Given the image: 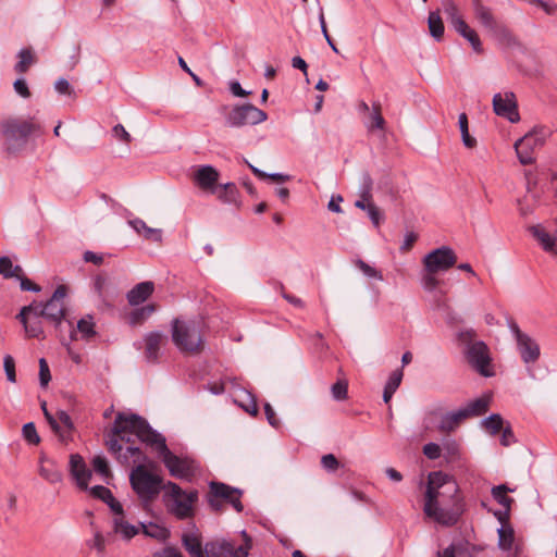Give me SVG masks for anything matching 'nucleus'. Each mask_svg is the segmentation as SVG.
<instances>
[{"instance_id":"1","label":"nucleus","mask_w":557,"mask_h":557,"mask_svg":"<svg viewBox=\"0 0 557 557\" xmlns=\"http://www.w3.org/2000/svg\"><path fill=\"white\" fill-rule=\"evenodd\" d=\"M133 417H139L136 413L117 412L110 434L106 440V445L110 454H112L116 461L122 466H127L131 462L145 463L147 456L143 450L134 445L132 435H135L141 443L146 444L140 430L134 426Z\"/></svg>"},{"instance_id":"2","label":"nucleus","mask_w":557,"mask_h":557,"mask_svg":"<svg viewBox=\"0 0 557 557\" xmlns=\"http://www.w3.org/2000/svg\"><path fill=\"white\" fill-rule=\"evenodd\" d=\"M134 426L140 430L146 445L150 446L161 458L170 474L176 479L191 482L200 468L196 460L173 454L166 445L165 437L153 430L143 417H133Z\"/></svg>"},{"instance_id":"3","label":"nucleus","mask_w":557,"mask_h":557,"mask_svg":"<svg viewBox=\"0 0 557 557\" xmlns=\"http://www.w3.org/2000/svg\"><path fill=\"white\" fill-rule=\"evenodd\" d=\"M245 543L236 546L226 540L210 541L202 545V535L195 523H190L182 533L181 541L190 557H248L251 549V539L242 532Z\"/></svg>"},{"instance_id":"4","label":"nucleus","mask_w":557,"mask_h":557,"mask_svg":"<svg viewBox=\"0 0 557 557\" xmlns=\"http://www.w3.org/2000/svg\"><path fill=\"white\" fill-rule=\"evenodd\" d=\"M475 338L476 332L473 329L461 330L457 333V341L465 347L463 354L471 368L482 376H493L490 349L483 341H476Z\"/></svg>"},{"instance_id":"5","label":"nucleus","mask_w":557,"mask_h":557,"mask_svg":"<svg viewBox=\"0 0 557 557\" xmlns=\"http://www.w3.org/2000/svg\"><path fill=\"white\" fill-rule=\"evenodd\" d=\"M39 125L30 120L20 117H9L0 123V132L3 137V147L9 153L22 151L29 136L39 131Z\"/></svg>"},{"instance_id":"6","label":"nucleus","mask_w":557,"mask_h":557,"mask_svg":"<svg viewBox=\"0 0 557 557\" xmlns=\"http://www.w3.org/2000/svg\"><path fill=\"white\" fill-rule=\"evenodd\" d=\"M423 511L426 517L445 527L455 525L465 511V502L460 494L424 502Z\"/></svg>"},{"instance_id":"7","label":"nucleus","mask_w":557,"mask_h":557,"mask_svg":"<svg viewBox=\"0 0 557 557\" xmlns=\"http://www.w3.org/2000/svg\"><path fill=\"white\" fill-rule=\"evenodd\" d=\"M129 483L144 507H148L164 490L160 475L150 472L145 463L135 466L129 473Z\"/></svg>"},{"instance_id":"8","label":"nucleus","mask_w":557,"mask_h":557,"mask_svg":"<svg viewBox=\"0 0 557 557\" xmlns=\"http://www.w3.org/2000/svg\"><path fill=\"white\" fill-rule=\"evenodd\" d=\"M164 497L169 498L168 510L178 520L190 519L195 516V504L198 500V491H184L178 484L168 481L164 484Z\"/></svg>"},{"instance_id":"9","label":"nucleus","mask_w":557,"mask_h":557,"mask_svg":"<svg viewBox=\"0 0 557 557\" xmlns=\"http://www.w3.org/2000/svg\"><path fill=\"white\" fill-rule=\"evenodd\" d=\"M172 339L180 350L197 352L202 344L200 322L175 319L172 323Z\"/></svg>"},{"instance_id":"10","label":"nucleus","mask_w":557,"mask_h":557,"mask_svg":"<svg viewBox=\"0 0 557 557\" xmlns=\"http://www.w3.org/2000/svg\"><path fill=\"white\" fill-rule=\"evenodd\" d=\"M67 294L65 285H59L53 292L52 296L45 302L33 301L30 306H35V318H44L49 323L59 329L65 319V304L64 299Z\"/></svg>"},{"instance_id":"11","label":"nucleus","mask_w":557,"mask_h":557,"mask_svg":"<svg viewBox=\"0 0 557 557\" xmlns=\"http://www.w3.org/2000/svg\"><path fill=\"white\" fill-rule=\"evenodd\" d=\"M552 132L546 127H536L515 143L518 160L523 165L535 161V150L543 147Z\"/></svg>"},{"instance_id":"12","label":"nucleus","mask_w":557,"mask_h":557,"mask_svg":"<svg viewBox=\"0 0 557 557\" xmlns=\"http://www.w3.org/2000/svg\"><path fill=\"white\" fill-rule=\"evenodd\" d=\"M267 119V112L251 103H244L236 104L232 108L225 117V124L228 127L239 128L260 124Z\"/></svg>"},{"instance_id":"13","label":"nucleus","mask_w":557,"mask_h":557,"mask_svg":"<svg viewBox=\"0 0 557 557\" xmlns=\"http://www.w3.org/2000/svg\"><path fill=\"white\" fill-rule=\"evenodd\" d=\"M459 494V486L453 476L442 472H431L428 476V486L424 502H433L441 497Z\"/></svg>"},{"instance_id":"14","label":"nucleus","mask_w":557,"mask_h":557,"mask_svg":"<svg viewBox=\"0 0 557 557\" xmlns=\"http://www.w3.org/2000/svg\"><path fill=\"white\" fill-rule=\"evenodd\" d=\"M457 256L454 250L447 246H442L430 251L423 258L424 269L429 273L444 272L455 265Z\"/></svg>"},{"instance_id":"15","label":"nucleus","mask_w":557,"mask_h":557,"mask_svg":"<svg viewBox=\"0 0 557 557\" xmlns=\"http://www.w3.org/2000/svg\"><path fill=\"white\" fill-rule=\"evenodd\" d=\"M473 11L475 18L492 36L497 38L509 36L507 28L496 21L492 11L483 5L480 0H473Z\"/></svg>"},{"instance_id":"16","label":"nucleus","mask_w":557,"mask_h":557,"mask_svg":"<svg viewBox=\"0 0 557 557\" xmlns=\"http://www.w3.org/2000/svg\"><path fill=\"white\" fill-rule=\"evenodd\" d=\"M493 109L498 116L505 117L511 123L520 121L516 96L511 91L495 94L493 97Z\"/></svg>"},{"instance_id":"17","label":"nucleus","mask_w":557,"mask_h":557,"mask_svg":"<svg viewBox=\"0 0 557 557\" xmlns=\"http://www.w3.org/2000/svg\"><path fill=\"white\" fill-rule=\"evenodd\" d=\"M211 496L219 497L221 500L230 504L237 512H242L244 506L240 502L243 495L242 490L230 486L222 482L212 481L209 483Z\"/></svg>"},{"instance_id":"18","label":"nucleus","mask_w":557,"mask_h":557,"mask_svg":"<svg viewBox=\"0 0 557 557\" xmlns=\"http://www.w3.org/2000/svg\"><path fill=\"white\" fill-rule=\"evenodd\" d=\"M143 343L145 360L156 364L159 361L162 346L168 343V336L160 331H152L145 334Z\"/></svg>"},{"instance_id":"19","label":"nucleus","mask_w":557,"mask_h":557,"mask_svg":"<svg viewBox=\"0 0 557 557\" xmlns=\"http://www.w3.org/2000/svg\"><path fill=\"white\" fill-rule=\"evenodd\" d=\"M35 306H24L17 314V320L23 324L28 337L45 338V332L40 318H35Z\"/></svg>"},{"instance_id":"20","label":"nucleus","mask_w":557,"mask_h":557,"mask_svg":"<svg viewBox=\"0 0 557 557\" xmlns=\"http://www.w3.org/2000/svg\"><path fill=\"white\" fill-rule=\"evenodd\" d=\"M529 232L544 251L552 253L553 256L557 255V236L555 233L549 232L543 224L530 226Z\"/></svg>"},{"instance_id":"21","label":"nucleus","mask_w":557,"mask_h":557,"mask_svg":"<svg viewBox=\"0 0 557 557\" xmlns=\"http://www.w3.org/2000/svg\"><path fill=\"white\" fill-rule=\"evenodd\" d=\"M219 172L212 165H201L195 172V183L205 190L215 193L216 183L219 180Z\"/></svg>"},{"instance_id":"22","label":"nucleus","mask_w":557,"mask_h":557,"mask_svg":"<svg viewBox=\"0 0 557 557\" xmlns=\"http://www.w3.org/2000/svg\"><path fill=\"white\" fill-rule=\"evenodd\" d=\"M70 471L77 482V485L82 488L87 487V483L91 476L90 470L86 467V463L82 456L73 454L70 457Z\"/></svg>"},{"instance_id":"23","label":"nucleus","mask_w":557,"mask_h":557,"mask_svg":"<svg viewBox=\"0 0 557 557\" xmlns=\"http://www.w3.org/2000/svg\"><path fill=\"white\" fill-rule=\"evenodd\" d=\"M154 292V284L151 281H145L136 284L127 294L126 299L131 306H139L145 302Z\"/></svg>"},{"instance_id":"24","label":"nucleus","mask_w":557,"mask_h":557,"mask_svg":"<svg viewBox=\"0 0 557 557\" xmlns=\"http://www.w3.org/2000/svg\"><path fill=\"white\" fill-rule=\"evenodd\" d=\"M516 343L520 357L525 364L533 363L539 359L540 347L528 334Z\"/></svg>"},{"instance_id":"25","label":"nucleus","mask_w":557,"mask_h":557,"mask_svg":"<svg viewBox=\"0 0 557 557\" xmlns=\"http://www.w3.org/2000/svg\"><path fill=\"white\" fill-rule=\"evenodd\" d=\"M491 400L492 396L490 394H484L481 397L469 401L460 409L465 413L466 419L480 417L488 410Z\"/></svg>"},{"instance_id":"26","label":"nucleus","mask_w":557,"mask_h":557,"mask_svg":"<svg viewBox=\"0 0 557 557\" xmlns=\"http://www.w3.org/2000/svg\"><path fill=\"white\" fill-rule=\"evenodd\" d=\"M70 326V339L75 341L77 339V332L81 334L82 338L89 341L94 336H96V330H95V322L94 318L91 315H86L82 318L77 322V331L74 330L73 324L69 322Z\"/></svg>"},{"instance_id":"27","label":"nucleus","mask_w":557,"mask_h":557,"mask_svg":"<svg viewBox=\"0 0 557 557\" xmlns=\"http://www.w3.org/2000/svg\"><path fill=\"white\" fill-rule=\"evenodd\" d=\"M91 494L95 497L103 500L115 515H123V507L121 503L115 499L109 488L102 485H96L91 488Z\"/></svg>"},{"instance_id":"28","label":"nucleus","mask_w":557,"mask_h":557,"mask_svg":"<svg viewBox=\"0 0 557 557\" xmlns=\"http://www.w3.org/2000/svg\"><path fill=\"white\" fill-rule=\"evenodd\" d=\"M463 420H466L465 413L459 408L458 410L443 414L441 417L437 429L441 432L449 433L454 431Z\"/></svg>"},{"instance_id":"29","label":"nucleus","mask_w":557,"mask_h":557,"mask_svg":"<svg viewBox=\"0 0 557 557\" xmlns=\"http://www.w3.org/2000/svg\"><path fill=\"white\" fill-rule=\"evenodd\" d=\"M460 36L469 41L472 49L476 53H481L483 51L481 40L474 29H472L466 21H457V26L454 28Z\"/></svg>"},{"instance_id":"30","label":"nucleus","mask_w":557,"mask_h":557,"mask_svg":"<svg viewBox=\"0 0 557 557\" xmlns=\"http://www.w3.org/2000/svg\"><path fill=\"white\" fill-rule=\"evenodd\" d=\"M218 198L228 205H238L239 203V191L237 186L234 183H226L220 185V189L215 188V193Z\"/></svg>"},{"instance_id":"31","label":"nucleus","mask_w":557,"mask_h":557,"mask_svg":"<svg viewBox=\"0 0 557 557\" xmlns=\"http://www.w3.org/2000/svg\"><path fill=\"white\" fill-rule=\"evenodd\" d=\"M157 310L154 304H148L140 308L134 309L128 315V322L131 325H140L148 320Z\"/></svg>"},{"instance_id":"32","label":"nucleus","mask_w":557,"mask_h":557,"mask_svg":"<svg viewBox=\"0 0 557 557\" xmlns=\"http://www.w3.org/2000/svg\"><path fill=\"white\" fill-rule=\"evenodd\" d=\"M129 223L134 227V230L137 233L143 234V236L146 239H150V240H153V242H161V239H162V232H161V230L149 227L145 223V221H143L140 219H135V220L131 221Z\"/></svg>"},{"instance_id":"33","label":"nucleus","mask_w":557,"mask_h":557,"mask_svg":"<svg viewBox=\"0 0 557 557\" xmlns=\"http://www.w3.org/2000/svg\"><path fill=\"white\" fill-rule=\"evenodd\" d=\"M498 546L503 550H510L515 544V532L511 524H503L498 530Z\"/></svg>"},{"instance_id":"34","label":"nucleus","mask_w":557,"mask_h":557,"mask_svg":"<svg viewBox=\"0 0 557 557\" xmlns=\"http://www.w3.org/2000/svg\"><path fill=\"white\" fill-rule=\"evenodd\" d=\"M428 25L430 35L437 41L443 38L444 35V24L440 16L438 11L430 12L428 17Z\"/></svg>"},{"instance_id":"35","label":"nucleus","mask_w":557,"mask_h":557,"mask_svg":"<svg viewBox=\"0 0 557 557\" xmlns=\"http://www.w3.org/2000/svg\"><path fill=\"white\" fill-rule=\"evenodd\" d=\"M17 57L20 61L14 65V70L20 74L26 73L29 66L36 61L35 55L29 48L21 49Z\"/></svg>"},{"instance_id":"36","label":"nucleus","mask_w":557,"mask_h":557,"mask_svg":"<svg viewBox=\"0 0 557 557\" xmlns=\"http://www.w3.org/2000/svg\"><path fill=\"white\" fill-rule=\"evenodd\" d=\"M366 126L369 131L384 129L385 120L382 116L380 103L374 102L372 104V112L369 115V121L366 122Z\"/></svg>"},{"instance_id":"37","label":"nucleus","mask_w":557,"mask_h":557,"mask_svg":"<svg viewBox=\"0 0 557 557\" xmlns=\"http://www.w3.org/2000/svg\"><path fill=\"white\" fill-rule=\"evenodd\" d=\"M23 270L20 265H13L12 260L9 257H0V274L4 278L20 277Z\"/></svg>"},{"instance_id":"38","label":"nucleus","mask_w":557,"mask_h":557,"mask_svg":"<svg viewBox=\"0 0 557 557\" xmlns=\"http://www.w3.org/2000/svg\"><path fill=\"white\" fill-rule=\"evenodd\" d=\"M507 492H512V490L505 484H500L492 488V496L500 506L510 509L513 499L506 495Z\"/></svg>"},{"instance_id":"39","label":"nucleus","mask_w":557,"mask_h":557,"mask_svg":"<svg viewBox=\"0 0 557 557\" xmlns=\"http://www.w3.org/2000/svg\"><path fill=\"white\" fill-rule=\"evenodd\" d=\"M458 124L463 145L467 148H473L476 145V140L469 134L468 116L466 113L459 114Z\"/></svg>"},{"instance_id":"40","label":"nucleus","mask_w":557,"mask_h":557,"mask_svg":"<svg viewBox=\"0 0 557 557\" xmlns=\"http://www.w3.org/2000/svg\"><path fill=\"white\" fill-rule=\"evenodd\" d=\"M41 409L44 411V414H45V418L46 420L48 421L49 425L51 426V429L54 431V433L59 436L60 441L62 442H67L69 441V434L67 433H64L62 431V428L61 425L59 424L58 420L55 419V417H53L47 409V404L46 401H44L41 404Z\"/></svg>"},{"instance_id":"41","label":"nucleus","mask_w":557,"mask_h":557,"mask_svg":"<svg viewBox=\"0 0 557 557\" xmlns=\"http://www.w3.org/2000/svg\"><path fill=\"white\" fill-rule=\"evenodd\" d=\"M114 531L122 534L127 540L132 539L138 533L137 528L125 521L123 518L114 519Z\"/></svg>"},{"instance_id":"42","label":"nucleus","mask_w":557,"mask_h":557,"mask_svg":"<svg viewBox=\"0 0 557 557\" xmlns=\"http://www.w3.org/2000/svg\"><path fill=\"white\" fill-rule=\"evenodd\" d=\"M484 428L490 431L492 435H496L504 429V420L500 414L493 413L482 420Z\"/></svg>"},{"instance_id":"43","label":"nucleus","mask_w":557,"mask_h":557,"mask_svg":"<svg viewBox=\"0 0 557 557\" xmlns=\"http://www.w3.org/2000/svg\"><path fill=\"white\" fill-rule=\"evenodd\" d=\"M442 8L454 28L457 26V21H465L459 15L458 8L453 0H443Z\"/></svg>"},{"instance_id":"44","label":"nucleus","mask_w":557,"mask_h":557,"mask_svg":"<svg viewBox=\"0 0 557 557\" xmlns=\"http://www.w3.org/2000/svg\"><path fill=\"white\" fill-rule=\"evenodd\" d=\"M141 527L144 534L149 537L157 540H165L168 537V530L156 523L150 522L149 524H141Z\"/></svg>"},{"instance_id":"45","label":"nucleus","mask_w":557,"mask_h":557,"mask_svg":"<svg viewBox=\"0 0 557 557\" xmlns=\"http://www.w3.org/2000/svg\"><path fill=\"white\" fill-rule=\"evenodd\" d=\"M373 180L368 172H363L360 178L359 197L372 200Z\"/></svg>"},{"instance_id":"46","label":"nucleus","mask_w":557,"mask_h":557,"mask_svg":"<svg viewBox=\"0 0 557 557\" xmlns=\"http://www.w3.org/2000/svg\"><path fill=\"white\" fill-rule=\"evenodd\" d=\"M91 463H92L94 470L97 473H99L103 479H108V478L112 476L108 461L103 456H101V455L95 456L92 458Z\"/></svg>"},{"instance_id":"47","label":"nucleus","mask_w":557,"mask_h":557,"mask_svg":"<svg viewBox=\"0 0 557 557\" xmlns=\"http://www.w3.org/2000/svg\"><path fill=\"white\" fill-rule=\"evenodd\" d=\"M39 474L50 483H60L62 481V473L53 466H41Z\"/></svg>"},{"instance_id":"48","label":"nucleus","mask_w":557,"mask_h":557,"mask_svg":"<svg viewBox=\"0 0 557 557\" xmlns=\"http://www.w3.org/2000/svg\"><path fill=\"white\" fill-rule=\"evenodd\" d=\"M59 424L64 433L69 434V441L72 438V432L74 431V423L67 412L60 410L57 412Z\"/></svg>"},{"instance_id":"49","label":"nucleus","mask_w":557,"mask_h":557,"mask_svg":"<svg viewBox=\"0 0 557 557\" xmlns=\"http://www.w3.org/2000/svg\"><path fill=\"white\" fill-rule=\"evenodd\" d=\"M355 265L368 277L376 278L379 281L383 280L382 273L375 268L371 267L367 262L361 259H357L355 261Z\"/></svg>"},{"instance_id":"50","label":"nucleus","mask_w":557,"mask_h":557,"mask_svg":"<svg viewBox=\"0 0 557 557\" xmlns=\"http://www.w3.org/2000/svg\"><path fill=\"white\" fill-rule=\"evenodd\" d=\"M24 438L32 445H37L40 442V437L37 433L36 426L33 422H28L23 425L22 429Z\"/></svg>"},{"instance_id":"51","label":"nucleus","mask_w":557,"mask_h":557,"mask_svg":"<svg viewBox=\"0 0 557 557\" xmlns=\"http://www.w3.org/2000/svg\"><path fill=\"white\" fill-rule=\"evenodd\" d=\"M331 392L335 400H345L347 398L348 385L345 381H337L332 385Z\"/></svg>"},{"instance_id":"52","label":"nucleus","mask_w":557,"mask_h":557,"mask_svg":"<svg viewBox=\"0 0 557 557\" xmlns=\"http://www.w3.org/2000/svg\"><path fill=\"white\" fill-rule=\"evenodd\" d=\"M51 380L48 362L45 358L39 359V382L41 387H46Z\"/></svg>"},{"instance_id":"53","label":"nucleus","mask_w":557,"mask_h":557,"mask_svg":"<svg viewBox=\"0 0 557 557\" xmlns=\"http://www.w3.org/2000/svg\"><path fill=\"white\" fill-rule=\"evenodd\" d=\"M403 376L404 373L401 369L394 370L388 376L385 387L396 392L403 381Z\"/></svg>"},{"instance_id":"54","label":"nucleus","mask_w":557,"mask_h":557,"mask_svg":"<svg viewBox=\"0 0 557 557\" xmlns=\"http://www.w3.org/2000/svg\"><path fill=\"white\" fill-rule=\"evenodd\" d=\"M3 367L5 371V375L8 381L14 383L16 381V374H15V362L12 356L7 355L3 358Z\"/></svg>"},{"instance_id":"55","label":"nucleus","mask_w":557,"mask_h":557,"mask_svg":"<svg viewBox=\"0 0 557 557\" xmlns=\"http://www.w3.org/2000/svg\"><path fill=\"white\" fill-rule=\"evenodd\" d=\"M451 546L454 548L456 557H473L468 542H466V541L453 542Z\"/></svg>"},{"instance_id":"56","label":"nucleus","mask_w":557,"mask_h":557,"mask_svg":"<svg viewBox=\"0 0 557 557\" xmlns=\"http://www.w3.org/2000/svg\"><path fill=\"white\" fill-rule=\"evenodd\" d=\"M367 213H368L372 224L375 227H379L383 220L381 210L374 203H368L367 205Z\"/></svg>"},{"instance_id":"57","label":"nucleus","mask_w":557,"mask_h":557,"mask_svg":"<svg viewBox=\"0 0 557 557\" xmlns=\"http://www.w3.org/2000/svg\"><path fill=\"white\" fill-rule=\"evenodd\" d=\"M321 465L329 472H334L339 467V462L333 454H326L322 456Z\"/></svg>"},{"instance_id":"58","label":"nucleus","mask_w":557,"mask_h":557,"mask_svg":"<svg viewBox=\"0 0 557 557\" xmlns=\"http://www.w3.org/2000/svg\"><path fill=\"white\" fill-rule=\"evenodd\" d=\"M423 454L431 460L441 457V447L436 443H428L423 446Z\"/></svg>"},{"instance_id":"59","label":"nucleus","mask_w":557,"mask_h":557,"mask_svg":"<svg viewBox=\"0 0 557 557\" xmlns=\"http://www.w3.org/2000/svg\"><path fill=\"white\" fill-rule=\"evenodd\" d=\"M13 88H14L15 92L17 95H20L22 98L27 99L30 97V91H29L27 83L24 78H17L13 83Z\"/></svg>"},{"instance_id":"60","label":"nucleus","mask_w":557,"mask_h":557,"mask_svg":"<svg viewBox=\"0 0 557 557\" xmlns=\"http://www.w3.org/2000/svg\"><path fill=\"white\" fill-rule=\"evenodd\" d=\"M91 548H96L99 555H103L106 548V541L100 532H96L91 541L88 542Z\"/></svg>"},{"instance_id":"61","label":"nucleus","mask_w":557,"mask_h":557,"mask_svg":"<svg viewBox=\"0 0 557 557\" xmlns=\"http://www.w3.org/2000/svg\"><path fill=\"white\" fill-rule=\"evenodd\" d=\"M435 273H429L422 277V286L428 292H433L436 289L440 281L434 276Z\"/></svg>"},{"instance_id":"62","label":"nucleus","mask_w":557,"mask_h":557,"mask_svg":"<svg viewBox=\"0 0 557 557\" xmlns=\"http://www.w3.org/2000/svg\"><path fill=\"white\" fill-rule=\"evenodd\" d=\"M112 134L116 139L124 141L126 144L131 143L132 140L129 133L124 128L122 124H116L112 128Z\"/></svg>"},{"instance_id":"63","label":"nucleus","mask_w":557,"mask_h":557,"mask_svg":"<svg viewBox=\"0 0 557 557\" xmlns=\"http://www.w3.org/2000/svg\"><path fill=\"white\" fill-rule=\"evenodd\" d=\"M20 286L22 290L33 292V293H39L41 290L40 286L33 283L29 278L26 276L20 274Z\"/></svg>"},{"instance_id":"64","label":"nucleus","mask_w":557,"mask_h":557,"mask_svg":"<svg viewBox=\"0 0 557 557\" xmlns=\"http://www.w3.org/2000/svg\"><path fill=\"white\" fill-rule=\"evenodd\" d=\"M156 557H183L182 553L172 546H166L162 550L158 552Z\"/></svg>"}]
</instances>
